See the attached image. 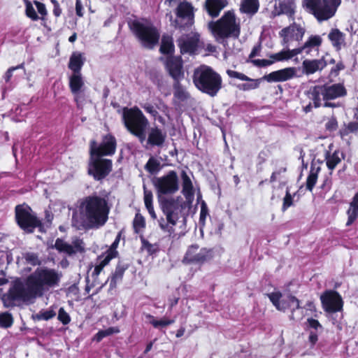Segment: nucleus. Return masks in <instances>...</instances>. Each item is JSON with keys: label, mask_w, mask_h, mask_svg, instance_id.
Instances as JSON below:
<instances>
[{"label": "nucleus", "mask_w": 358, "mask_h": 358, "mask_svg": "<svg viewBox=\"0 0 358 358\" xmlns=\"http://www.w3.org/2000/svg\"><path fill=\"white\" fill-rule=\"evenodd\" d=\"M55 248L59 252L72 255L84 251V243L82 240L76 239L72 244H69L62 239H57L55 244Z\"/></svg>", "instance_id": "4be33fe9"}, {"label": "nucleus", "mask_w": 358, "mask_h": 358, "mask_svg": "<svg viewBox=\"0 0 358 358\" xmlns=\"http://www.w3.org/2000/svg\"><path fill=\"white\" fill-rule=\"evenodd\" d=\"M280 173L279 172H277V171H275L272 173L271 176V182H275L276 180H277V176Z\"/></svg>", "instance_id": "69168bd1"}, {"label": "nucleus", "mask_w": 358, "mask_h": 358, "mask_svg": "<svg viewBox=\"0 0 358 358\" xmlns=\"http://www.w3.org/2000/svg\"><path fill=\"white\" fill-rule=\"evenodd\" d=\"M120 240V234H118L115 240L111 245L110 248L106 251L105 255L100 256L98 259V264L95 266L94 273L98 275L103 267L106 266L109 262L115 258L117 255L116 248H117Z\"/></svg>", "instance_id": "a211bd4d"}, {"label": "nucleus", "mask_w": 358, "mask_h": 358, "mask_svg": "<svg viewBox=\"0 0 358 358\" xmlns=\"http://www.w3.org/2000/svg\"><path fill=\"white\" fill-rule=\"evenodd\" d=\"M129 27L144 48L152 49L158 43L159 33L150 21L134 20L129 22Z\"/></svg>", "instance_id": "6e6552de"}, {"label": "nucleus", "mask_w": 358, "mask_h": 358, "mask_svg": "<svg viewBox=\"0 0 358 358\" xmlns=\"http://www.w3.org/2000/svg\"><path fill=\"white\" fill-rule=\"evenodd\" d=\"M199 34L192 33L189 35L182 36L178 41V45L182 54H193L198 48Z\"/></svg>", "instance_id": "aec40b11"}, {"label": "nucleus", "mask_w": 358, "mask_h": 358, "mask_svg": "<svg viewBox=\"0 0 358 358\" xmlns=\"http://www.w3.org/2000/svg\"><path fill=\"white\" fill-rule=\"evenodd\" d=\"M338 122L335 117H331L329 119L328 122L326 124L327 129L329 131H334L337 129Z\"/></svg>", "instance_id": "864d4df0"}, {"label": "nucleus", "mask_w": 358, "mask_h": 358, "mask_svg": "<svg viewBox=\"0 0 358 358\" xmlns=\"http://www.w3.org/2000/svg\"><path fill=\"white\" fill-rule=\"evenodd\" d=\"M159 162L157 159L151 157L148 161L147 164L145 166V168L148 172L153 173L159 170Z\"/></svg>", "instance_id": "ea45409f"}, {"label": "nucleus", "mask_w": 358, "mask_h": 358, "mask_svg": "<svg viewBox=\"0 0 358 358\" xmlns=\"http://www.w3.org/2000/svg\"><path fill=\"white\" fill-rule=\"evenodd\" d=\"M13 322V317L8 313L0 314V326L2 327H9L12 325Z\"/></svg>", "instance_id": "79ce46f5"}, {"label": "nucleus", "mask_w": 358, "mask_h": 358, "mask_svg": "<svg viewBox=\"0 0 358 358\" xmlns=\"http://www.w3.org/2000/svg\"><path fill=\"white\" fill-rule=\"evenodd\" d=\"M26 5V15L28 17L31 18L32 20H37L38 17L35 11L34 8L33 7L31 2L27 1L25 3Z\"/></svg>", "instance_id": "37998d69"}, {"label": "nucleus", "mask_w": 358, "mask_h": 358, "mask_svg": "<svg viewBox=\"0 0 358 358\" xmlns=\"http://www.w3.org/2000/svg\"><path fill=\"white\" fill-rule=\"evenodd\" d=\"M166 69L174 80H179L184 76L182 62L178 57H170L167 58Z\"/></svg>", "instance_id": "5701e85b"}, {"label": "nucleus", "mask_w": 358, "mask_h": 358, "mask_svg": "<svg viewBox=\"0 0 358 358\" xmlns=\"http://www.w3.org/2000/svg\"><path fill=\"white\" fill-rule=\"evenodd\" d=\"M141 106L147 113H150L152 116L156 117L157 112L154 108V106L148 103H145Z\"/></svg>", "instance_id": "5fc2aeb1"}, {"label": "nucleus", "mask_w": 358, "mask_h": 358, "mask_svg": "<svg viewBox=\"0 0 358 358\" xmlns=\"http://www.w3.org/2000/svg\"><path fill=\"white\" fill-rule=\"evenodd\" d=\"M178 20L176 21L180 27H189L194 24V8L186 1L180 3L177 8Z\"/></svg>", "instance_id": "f3484780"}, {"label": "nucleus", "mask_w": 358, "mask_h": 358, "mask_svg": "<svg viewBox=\"0 0 358 358\" xmlns=\"http://www.w3.org/2000/svg\"><path fill=\"white\" fill-rule=\"evenodd\" d=\"M227 73L230 78H236V79H238L241 80H250V78H248L245 74L233 71V70H227Z\"/></svg>", "instance_id": "de8ad7c7"}, {"label": "nucleus", "mask_w": 358, "mask_h": 358, "mask_svg": "<svg viewBox=\"0 0 358 358\" xmlns=\"http://www.w3.org/2000/svg\"><path fill=\"white\" fill-rule=\"evenodd\" d=\"M341 3V0H302L303 8L319 22L333 17Z\"/></svg>", "instance_id": "0eeeda50"}, {"label": "nucleus", "mask_w": 358, "mask_h": 358, "mask_svg": "<svg viewBox=\"0 0 358 358\" xmlns=\"http://www.w3.org/2000/svg\"><path fill=\"white\" fill-rule=\"evenodd\" d=\"M145 318L147 320V322L152 324L153 327L156 329L166 327L169 325L173 324L175 322L174 320H169L166 318H162L160 320H157L150 314H146Z\"/></svg>", "instance_id": "f704fd0d"}, {"label": "nucleus", "mask_w": 358, "mask_h": 358, "mask_svg": "<svg viewBox=\"0 0 358 358\" xmlns=\"http://www.w3.org/2000/svg\"><path fill=\"white\" fill-rule=\"evenodd\" d=\"M119 332H120V329L118 327H109L107 329L101 330V331H98V333L94 336V340L96 341L97 342H99L104 337L110 336L114 334H117Z\"/></svg>", "instance_id": "58836bf2"}, {"label": "nucleus", "mask_w": 358, "mask_h": 358, "mask_svg": "<svg viewBox=\"0 0 358 358\" xmlns=\"http://www.w3.org/2000/svg\"><path fill=\"white\" fill-rule=\"evenodd\" d=\"M178 302V298L176 297L173 299H171L170 300V305H171V307H173L174 306H176Z\"/></svg>", "instance_id": "774afa93"}, {"label": "nucleus", "mask_w": 358, "mask_h": 358, "mask_svg": "<svg viewBox=\"0 0 358 358\" xmlns=\"http://www.w3.org/2000/svg\"><path fill=\"white\" fill-rule=\"evenodd\" d=\"M174 50L173 39L171 36H164L162 39L160 52L163 54L172 53Z\"/></svg>", "instance_id": "4c0bfd02"}, {"label": "nucleus", "mask_w": 358, "mask_h": 358, "mask_svg": "<svg viewBox=\"0 0 358 358\" xmlns=\"http://www.w3.org/2000/svg\"><path fill=\"white\" fill-rule=\"evenodd\" d=\"M227 3V0H206L205 6L210 16L217 17Z\"/></svg>", "instance_id": "bb28decb"}, {"label": "nucleus", "mask_w": 358, "mask_h": 358, "mask_svg": "<svg viewBox=\"0 0 358 358\" xmlns=\"http://www.w3.org/2000/svg\"><path fill=\"white\" fill-rule=\"evenodd\" d=\"M309 341L314 345L317 341V334L313 331L310 332Z\"/></svg>", "instance_id": "052dcab7"}, {"label": "nucleus", "mask_w": 358, "mask_h": 358, "mask_svg": "<svg viewBox=\"0 0 358 358\" xmlns=\"http://www.w3.org/2000/svg\"><path fill=\"white\" fill-rule=\"evenodd\" d=\"M208 26L215 40L220 43L226 38H237L240 34L239 24L231 11L225 13L217 22H209Z\"/></svg>", "instance_id": "423d86ee"}, {"label": "nucleus", "mask_w": 358, "mask_h": 358, "mask_svg": "<svg viewBox=\"0 0 358 358\" xmlns=\"http://www.w3.org/2000/svg\"><path fill=\"white\" fill-rule=\"evenodd\" d=\"M296 76V69L295 67H287L265 75L263 79L268 83H279L289 80Z\"/></svg>", "instance_id": "6ab92c4d"}, {"label": "nucleus", "mask_w": 358, "mask_h": 358, "mask_svg": "<svg viewBox=\"0 0 358 358\" xmlns=\"http://www.w3.org/2000/svg\"><path fill=\"white\" fill-rule=\"evenodd\" d=\"M329 38L334 46L340 49L344 43V36L338 29H333L329 34Z\"/></svg>", "instance_id": "c9c22d12"}, {"label": "nucleus", "mask_w": 358, "mask_h": 358, "mask_svg": "<svg viewBox=\"0 0 358 358\" xmlns=\"http://www.w3.org/2000/svg\"><path fill=\"white\" fill-rule=\"evenodd\" d=\"M53 13L56 17L60 16V15L62 13V9L59 7V4L54 6Z\"/></svg>", "instance_id": "680f3d73"}, {"label": "nucleus", "mask_w": 358, "mask_h": 358, "mask_svg": "<svg viewBox=\"0 0 358 358\" xmlns=\"http://www.w3.org/2000/svg\"><path fill=\"white\" fill-rule=\"evenodd\" d=\"M84 64L82 55L74 52L70 57L69 68L73 71L72 73H81L80 70Z\"/></svg>", "instance_id": "473e14b6"}, {"label": "nucleus", "mask_w": 358, "mask_h": 358, "mask_svg": "<svg viewBox=\"0 0 358 358\" xmlns=\"http://www.w3.org/2000/svg\"><path fill=\"white\" fill-rule=\"evenodd\" d=\"M133 225L135 231L138 233L145 227V223L144 217L140 214H136L134 220Z\"/></svg>", "instance_id": "a19ab883"}, {"label": "nucleus", "mask_w": 358, "mask_h": 358, "mask_svg": "<svg viewBox=\"0 0 358 358\" xmlns=\"http://www.w3.org/2000/svg\"><path fill=\"white\" fill-rule=\"evenodd\" d=\"M301 54L300 50L294 49H283L281 51L270 55L271 59H273L274 63L278 62L287 61L294 57Z\"/></svg>", "instance_id": "cd10ccee"}, {"label": "nucleus", "mask_w": 358, "mask_h": 358, "mask_svg": "<svg viewBox=\"0 0 358 358\" xmlns=\"http://www.w3.org/2000/svg\"><path fill=\"white\" fill-rule=\"evenodd\" d=\"M343 158V154L339 150H335L332 153L328 152L325 157L327 168L333 171Z\"/></svg>", "instance_id": "c756f323"}, {"label": "nucleus", "mask_w": 358, "mask_h": 358, "mask_svg": "<svg viewBox=\"0 0 358 358\" xmlns=\"http://www.w3.org/2000/svg\"><path fill=\"white\" fill-rule=\"evenodd\" d=\"M62 273L48 268H37L25 282L20 280L14 282L8 292L3 296L6 306H20L22 303H33L36 298L45 292L59 285Z\"/></svg>", "instance_id": "f257e3e1"}, {"label": "nucleus", "mask_w": 358, "mask_h": 358, "mask_svg": "<svg viewBox=\"0 0 358 358\" xmlns=\"http://www.w3.org/2000/svg\"><path fill=\"white\" fill-rule=\"evenodd\" d=\"M123 120L128 131L143 143L146 138V129L149 122L142 111L137 107L124 110Z\"/></svg>", "instance_id": "1a4fd4ad"}, {"label": "nucleus", "mask_w": 358, "mask_h": 358, "mask_svg": "<svg viewBox=\"0 0 358 358\" xmlns=\"http://www.w3.org/2000/svg\"><path fill=\"white\" fill-rule=\"evenodd\" d=\"M205 251L197 245H192L187 250L184 261L186 262H199L205 259Z\"/></svg>", "instance_id": "a878e982"}, {"label": "nucleus", "mask_w": 358, "mask_h": 358, "mask_svg": "<svg viewBox=\"0 0 358 358\" xmlns=\"http://www.w3.org/2000/svg\"><path fill=\"white\" fill-rule=\"evenodd\" d=\"M282 13H293L294 12L295 5L293 1H289L280 3Z\"/></svg>", "instance_id": "a18cd8bd"}, {"label": "nucleus", "mask_w": 358, "mask_h": 358, "mask_svg": "<svg viewBox=\"0 0 358 358\" xmlns=\"http://www.w3.org/2000/svg\"><path fill=\"white\" fill-rule=\"evenodd\" d=\"M347 214L348 217L346 225L349 226L352 224L358 217V193L355 194L350 203Z\"/></svg>", "instance_id": "72a5a7b5"}, {"label": "nucleus", "mask_w": 358, "mask_h": 358, "mask_svg": "<svg viewBox=\"0 0 358 358\" xmlns=\"http://www.w3.org/2000/svg\"><path fill=\"white\" fill-rule=\"evenodd\" d=\"M308 324L310 327L315 330H317L318 329H321V325L319 323V322L314 319H308Z\"/></svg>", "instance_id": "13d9d810"}, {"label": "nucleus", "mask_w": 358, "mask_h": 358, "mask_svg": "<svg viewBox=\"0 0 358 358\" xmlns=\"http://www.w3.org/2000/svg\"><path fill=\"white\" fill-rule=\"evenodd\" d=\"M327 66L324 58L320 59H305L302 63L303 71L306 75L313 74L322 70Z\"/></svg>", "instance_id": "b1692460"}, {"label": "nucleus", "mask_w": 358, "mask_h": 358, "mask_svg": "<svg viewBox=\"0 0 358 358\" xmlns=\"http://www.w3.org/2000/svg\"><path fill=\"white\" fill-rule=\"evenodd\" d=\"M111 169L112 161L110 159L90 155L88 171L95 179L101 180L105 178L111 171Z\"/></svg>", "instance_id": "ddd939ff"}, {"label": "nucleus", "mask_w": 358, "mask_h": 358, "mask_svg": "<svg viewBox=\"0 0 358 358\" xmlns=\"http://www.w3.org/2000/svg\"><path fill=\"white\" fill-rule=\"evenodd\" d=\"M158 196L173 194L179 189L178 174L175 171H170L166 175L156 178L153 180Z\"/></svg>", "instance_id": "9d476101"}, {"label": "nucleus", "mask_w": 358, "mask_h": 358, "mask_svg": "<svg viewBox=\"0 0 358 358\" xmlns=\"http://www.w3.org/2000/svg\"><path fill=\"white\" fill-rule=\"evenodd\" d=\"M322 39L318 35H313L308 37L304 44L297 48L296 50H300L301 53L305 52L306 55H310L312 52H319V48L321 45Z\"/></svg>", "instance_id": "393cba45"}, {"label": "nucleus", "mask_w": 358, "mask_h": 358, "mask_svg": "<svg viewBox=\"0 0 358 358\" xmlns=\"http://www.w3.org/2000/svg\"><path fill=\"white\" fill-rule=\"evenodd\" d=\"M116 150V140L110 134L106 135L99 145L92 141L90 142V155L101 157L110 156L115 154Z\"/></svg>", "instance_id": "f8f14e48"}, {"label": "nucleus", "mask_w": 358, "mask_h": 358, "mask_svg": "<svg viewBox=\"0 0 358 358\" xmlns=\"http://www.w3.org/2000/svg\"><path fill=\"white\" fill-rule=\"evenodd\" d=\"M181 176L182 180V192L187 200H191L194 197V194L192 180L185 172H182Z\"/></svg>", "instance_id": "7c9ffc66"}, {"label": "nucleus", "mask_w": 358, "mask_h": 358, "mask_svg": "<svg viewBox=\"0 0 358 358\" xmlns=\"http://www.w3.org/2000/svg\"><path fill=\"white\" fill-rule=\"evenodd\" d=\"M305 29L296 23L282 29L279 32L282 45L286 47L301 41L304 36Z\"/></svg>", "instance_id": "4468645a"}, {"label": "nucleus", "mask_w": 358, "mask_h": 358, "mask_svg": "<svg viewBox=\"0 0 358 358\" xmlns=\"http://www.w3.org/2000/svg\"><path fill=\"white\" fill-rule=\"evenodd\" d=\"M166 133L157 127H153L150 130L148 143L152 145L161 146L166 138Z\"/></svg>", "instance_id": "c85d7f7f"}, {"label": "nucleus", "mask_w": 358, "mask_h": 358, "mask_svg": "<svg viewBox=\"0 0 358 358\" xmlns=\"http://www.w3.org/2000/svg\"><path fill=\"white\" fill-rule=\"evenodd\" d=\"M248 81H250V83L243 85L242 89H243L244 90L256 89L259 87V85L260 84L259 80H255V79L250 78V80Z\"/></svg>", "instance_id": "8fccbe9b"}, {"label": "nucleus", "mask_w": 358, "mask_h": 358, "mask_svg": "<svg viewBox=\"0 0 358 358\" xmlns=\"http://www.w3.org/2000/svg\"><path fill=\"white\" fill-rule=\"evenodd\" d=\"M8 280L5 278L3 274H0V285L7 283Z\"/></svg>", "instance_id": "338daca9"}, {"label": "nucleus", "mask_w": 358, "mask_h": 358, "mask_svg": "<svg viewBox=\"0 0 358 358\" xmlns=\"http://www.w3.org/2000/svg\"><path fill=\"white\" fill-rule=\"evenodd\" d=\"M22 67V65H20L18 66H16V67H12V68H10L8 71L6 72V81H8L10 80V78H11L12 76V73H13V71H15V69H19V68H21Z\"/></svg>", "instance_id": "bf43d9fd"}, {"label": "nucleus", "mask_w": 358, "mask_h": 358, "mask_svg": "<svg viewBox=\"0 0 358 358\" xmlns=\"http://www.w3.org/2000/svg\"><path fill=\"white\" fill-rule=\"evenodd\" d=\"M34 3L36 5L39 14H41L42 16H45L47 15L48 13L45 4L38 1H34Z\"/></svg>", "instance_id": "6e6d98bb"}, {"label": "nucleus", "mask_w": 358, "mask_h": 358, "mask_svg": "<svg viewBox=\"0 0 358 358\" xmlns=\"http://www.w3.org/2000/svg\"><path fill=\"white\" fill-rule=\"evenodd\" d=\"M320 299L324 310L329 313L340 311L343 307V301L340 294L332 290L323 293Z\"/></svg>", "instance_id": "dca6fc26"}, {"label": "nucleus", "mask_w": 358, "mask_h": 358, "mask_svg": "<svg viewBox=\"0 0 358 358\" xmlns=\"http://www.w3.org/2000/svg\"><path fill=\"white\" fill-rule=\"evenodd\" d=\"M293 204V196L287 190L285 196L283 199V203L282 206V211H285L289 207Z\"/></svg>", "instance_id": "c03bdc74"}, {"label": "nucleus", "mask_w": 358, "mask_h": 358, "mask_svg": "<svg viewBox=\"0 0 358 358\" xmlns=\"http://www.w3.org/2000/svg\"><path fill=\"white\" fill-rule=\"evenodd\" d=\"M259 6L258 0H242L240 10L248 15H254L257 12Z\"/></svg>", "instance_id": "2f4dec72"}, {"label": "nucleus", "mask_w": 358, "mask_h": 358, "mask_svg": "<svg viewBox=\"0 0 358 358\" xmlns=\"http://www.w3.org/2000/svg\"><path fill=\"white\" fill-rule=\"evenodd\" d=\"M348 129L351 131H355L358 130V124L357 123H350L348 125Z\"/></svg>", "instance_id": "0e129e2a"}, {"label": "nucleus", "mask_w": 358, "mask_h": 358, "mask_svg": "<svg viewBox=\"0 0 358 358\" xmlns=\"http://www.w3.org/2000/svg\"><path fill=\"white\" fill-rule=\"evenodd\" d=\"M110 209L105 198L96 195L87 196L73 212L72 225L79 230L99 229L108 221Z\"/></svg>", "instance_id": "f03ea898"}, {"label": "nucleus", "mask_w": 358, "mask_h": 358, "mask_svg": "<svg viewBox=\"0 0 358 358\" xmlns=\"http://www.w3.org/2000/svg\"><path fill=\"white\" fill-rule=\"evenodd\" d=\"M55 315V313L53 310H46L43 313H40L37 317L39 320H48L52 318Z\"/></svg>", "instance_id": "603ef678"}, {"label": "nucleus", "mask_w": 358, "mask_h": 358, "mask_svg": "<svg viewBox=\"0 0 358 358\" xmlns=\"http://www.w3.org/2000/svg\"><path fill=\"white\" fill-rule=\"evenodd\" d=\"M76 12L78 16L82 17L83 15V7L81 0H76Z\"/></svg>", "instance_id": "4d7b16f0"}, {"label": "nucleus", "mask_w": 358, "mask_h": 358, "mask_svg": "<svg viewBox=\"0 0 358 358\" xmlns=\"http://www.w3.org/2000/svg\"><path fill=\"white\" fill-rule=\"evenodd\" d=\"M253 63L256 66H258L260 67H265V66H270V65L274 64V61H273V59H271L269 57L268 59H255L253 61Z\"/></svg>", "instance_id": "09e8293b"}, {"label": "nucleus", "mask_w": 358, "mask_h": 358, "mask_svg": "<svg viewBox=\"0 0 358 358\" xmlns=\"http://www.w3.org/2000/svg\"><path fill=\"white\" fill-rule=\"evenodd\" d=\"M144 203L145 206L147 208L152 207V194L150 191L145 190L144 191Z\"/></svg>", "instance_id": "3c124183"}, {"label": "nucleus", "mask_w": 358, "mask_h": 358, "mask_svg": "<svg viewBox=\"0 0 358 358\" xmlns=\"http://www.w3.org/2000/svg\"><path fill=\"white\" fill-rule=\"evenodd\" d=\"M193 82L198 90L215 96L222 88L221 76L212 68L202 65L194 70Z\"/></svg>", "instance_id": "20e7f679"}, {"label": "nucleus", "mask_w": 358, "mask_h": 358, "mask_svg": "<svg viewBox=\"0 0 358 358\" xmlns=\"http://www.w3.org/2000/svg\"><path fill=\"white\" fill-rule=\"evenodd\" d=\"M308 94L315 107L317 108L322 106V101H324L325 107H335L336 105L329 101L345 96L347 91L343 85L336 83L315 86L310 90Z\"/></svg>", "instance_id": "39448f33"}, {"label": "nucleus", "mask_w": 358, "mask_h": 358, "mask_svg": "<svg viewBox=\"0 0 358 358\" xmlns=\"http://www.w3.org/2000/svg\"><path fill=\"white\" fill-rule=\"evenodd\" d=\"M15 217L20 228L29 233L32 232L40 224V221L27 205L16 206Z\"/></svg>", "instance_id": "9b49d317"}, {"label": "nucleus", "mask_w": 358, "mask_h": 358, "mask_svg": "<svg viewBox=\"0 0 358 358\" xmlns=\"http://www.w3.org/2000/svg\"><path fill=\"white\" fill-rule=\"evenodd\" d=\"M147 209H148V213L150 215L151 217L153 218V219H156L157 218V215H156V213L155 212L153 206L152 207L147 208Z\"/></svg>", "instance_id": "e2e57ef3"}, {"label": "nucleus", "mask_w": 358, "mask_h": 358, "mask_svg": "<svg viewBox=\"0 0 358 358\" xmlns=\"http://www.w3.org/2000/svg\"><path fill=\"white\" fill-rule=\"evenodd\" d=\"M58 320L63 324H67L70 322L71 318L69 315L64 310L63 308H61L58 313Z\"/></svg>", "instance_id": "49530a36"}, {"label": "nucleus", "mask_w": 358, "mask_h": 358, "mask_svg": "<svg viewBox=\"0 0 358 358\" xmlns=\"http://www.w3.org/2000/svg\"><path fill=\"white\" fill-rule=\"evenodd\" d=\"M159 204L166 219L161 217L158 220L159 227L163 233L171 236L174 234V227L179 219V213L183 209L182 198H162L159 199Z\"/></svg>", "instance_id": "7ed1b4c3"}, {"label": "nucleus", "mask_w": 358, "mask_h": 358, "mask_svg": "<svg viewBox=\"0 0 358 358\" xmlns=\"http://www.w3.org/2000/svg\"><path fill=\"white\" fill-rule=\"evenodd\" d=\"M320 171V168L319 166H312L310 171V173L307 178L306 180V188L309 191H312L318 178V173Z\"/></svg>", "instance_id": "e433bc0d"}, {"label": "nucleus", "mask_w": 358, "mask_h": 358, "mask_svg": "<svg viewBox=\"0 0 358 358\" xmlns=\"http://www.w3.org/2000/svg\"><path fill=\"white\" fill-rule=\"evenodd\" d=\"M268 296L275 308L280 311L290 309L292 311L299 308V301L294 296L287 295L282 296L278 292H272Z\"/></svg>", "instance_id": "2eb2a0df"}, {"label": "nucleus", "mask_w": 358, "mask_h": 358, "mask_svg": "<svg viewBox=\"0 0 358 358\" xmlns=\"http://www.w3.org/2000/svg\"><path fill=\"white\" fill-rule=\"evenodd\" d=\"M69 80L71 92L74 96L75 101L78 103L81 99V94L85 90L84 78L81 73H72Z\"/></svg>", "instance_id": "412c9836"}]
</instances>
